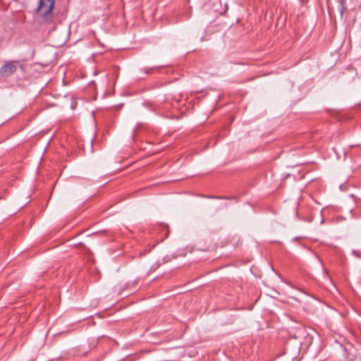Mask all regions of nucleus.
<instances>
[{
  "instance_id": "obj_1",
  "label": "nucleus",
  "mask_w": 361,
  "mask_h": 361,
  "mask_svg": "<svg viewBox=\"0 0 361 361\" xmlns=\"http://www.w3.org/2000/svg\"><path fill=\"white\" fill-rule=\"evenodd\" d=\"M55 0H39L37 8V15L43 18L51 17Z\"/></svg>"
},
{
  "instance_id": "obj_2",
  "label": "nucleus",
  "mask_w": 361,
  "mask_h": 361,
  "mask_svg": "<svg viewBox=\"0 0 361 361\" xmlns=\"http://www.w3.org/2000/svg\"><path fill=\"white\" fill-rule=\"evenodd\" d=\"M18 63V61H6L0 68V75L2 78H7L13 75L17 70Z\"/></svg>"
},
{
  "instance_id": "obj_3",
  "label": "nucleus",
  "mask_w": 361,
  "mask_h": 361,
  "mask_svg": "<svg viewBox=\"0 0 361 361\" xmlns=\"http://www.w3.org/2000/svg\"><path fill=\"white\" fill-rule=\"evenodd\" d=\"M345 6H344V4L342 1L340 2V6H339V11H340V13H341V15L343 16L344 11H345Z\"/></svg>"
}]
</instances>
